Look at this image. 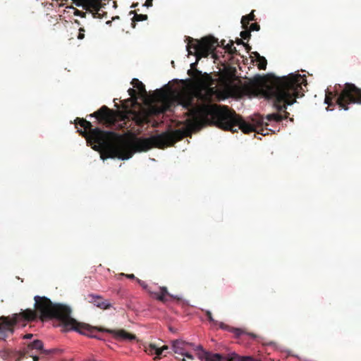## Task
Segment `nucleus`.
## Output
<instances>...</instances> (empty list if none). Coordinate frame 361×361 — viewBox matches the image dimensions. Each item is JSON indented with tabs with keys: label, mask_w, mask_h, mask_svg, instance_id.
Listing matches in <instances>:
<instances>
[{
	"label": "nucleus",
	"mask_w": 361,
	"mask_h": 361,
	"mask_svg": "<svg viewBox=\"0 0 361 361\" xmlns=\"http://www.w3.org/2000/svg\"><path fill=\"white\" fill-rule=\"evenodd\" d=\"M259 30V25L257 23H252L251 25H250V30H255V31H258Z\"/></svg>",
	"instance_id": "a878e982"
},
{
	"label": "nucleus",
	"mask_w": 361,
	"mask_h": 361,
	"mask_svg": "<svg viewBox=\"0 0 361 361\" xmlns=\"http://www.w3.org/2000/svg\"><path fill=\"white\" fill-rule=\"evenodd\" d=\"M37 314L31 310H26L19 314H16L12 319H8L6 317L0 318V340L4 339L13 333V326L20 323L21 320L32 321L35 319Z\"/></svg>",
	"instance_id": "423d86ee"
},
{
	"label": "nucleus",
	"mask_w": 361,
	"mask_h": 361,
	"mask_svg": "<svg viewBox=\"0 0 361 361\" xmlns=\"http://www.w3.org/2000/svg\"><path fill=\"white\" fill-rule=\"evenodd\" d=\"M147 19V15L135 14L134 16V20H135V21H142V20H145Z\"/></svg>",
	"instance_id": "4be33fe9"
},
{
	"label": "nucleus",
	"mask_w": 361,
	"mask_h": 361,
	"mask_svg": "<svg viewBox=\"0 0 361 361\" xmlns=\"http://www.w3.org/2000/svg\"><path fill=\"white\" fill-rule=\"evenodd\" d=\"M252 54L253 55V57H255L256 60H258L259 58L262 57V56H260L259 54L257 51L252 52Z\"/></svg>",
	"instance_id": "7c9ffc66"
},
{
	"label": "nucleus",
	"mask_w": 361,
	"mask_h": 361,
	"mask_svg": "<svg viewBox=\"0 0 361 361\" xmlns=\"http://www.w3.org/2000/svg\"><path fill=\"white\" fill-rule=\"evenodd\" d=\"M164 353V349H161V348L157 347V350H155L156 358L159 357Z\"/></svg>",
	"instance_id": "5701e85b"
},
{
	"label": "nucleus",
	"mask_w": 361,
	"mask_h": 361,
	"mask_svg": "<svg viewBox=\"0 0 361 361\" xmlns=\"http://www.w3.org/2000/svg\"><path fill=\"white\" fill-rule=\"evenodd\" d=\"M32 336H33V335L32 334H25L23 338L25 339H30Z\"/></svg>",
	"instance_id": "f704fd0d"
},
{
	"label": "nucleus",
	"mask_w": 361,
	"mask_h": 361,
	"mask_svg": "<svg viewBox=\"0 0 361 361\" xmlns=\"http://www.w3.org/2000/svg\"><path fill=\"white\" fill-rule=\"evenodd\" d=\"M128 92H129V94L131 96V97H133L134 94H135V90H133V89H129L128 90Z\"/></svg>",
	"instance_id": "473e14b6"
},
{
	"label": "nucleus",
	"mask_w": 361,
	"mask_h": 361,
	"mask_svg": "<svg viewBox=\"0 0 361 361\" xmlns=\"http://www.w3.org/2000/svg\"><path fill=\"white\" fill-rule=\"evenodd\" d=\"M199 359L201 361H221L223 356L219 353H211L208 351H203L202 353H198Z\"/></svg>",
	"instance_id": "9d476101"
},
{
	"label": "nucleus",
	"mask_w": 361,
	"mask_h": 361,
	"mask_svg": "<svg viewBox=\"0 0 361 361\" xmlns=\"http://www.w3.org/2000/svg\"><path fill=\"white\" fill-rule=\"evenodd\" d=\"M35 306L41 314V319L54 318L61 323L63 331H74L89 337L99 338L94 333L96 329L88 324L80 323L71 317L69 306L53 303L46 297L35 296Z\"/></svg>",
	"instance_id": "7ed1b4c3"
},
{
	"label": "nucleus",
	"mask_w": 361,
	"mask_h": 361,
	"mask_svg": "<svg viewBox=\"0 0 361 361\" xmlns=\"http://www.w3.org/2000/svg\"><path fill=\"white\" fill-rule=\"evenodd\" d=\"M194 350H200V352L199 353H202L203 351H205L202 346L201 345H195V348H194Z\"/></svg>",
	"instance_id": "c85d7f7f"
},
{
	"label": "nucleus",
	"mask_w": 361,
	"mask_h": 361,
	"mask_svg": "<svg viewBox=\"0 0 361 361\" xmlns=\"http://www.w3.org/2000/svg\"><path fill=\"white\" fill-rule=\"evenodd\" d=\"M183 356H184L185 357H187L188 359H190V360H194V356L189 353L188 351H185V353L182 355Z\"/></svg>",
	"instance_id": "bb28decb"
},
{
	"label": "nucleus",
	"mask_w": 361,
	"mask_h": 361,
	"mask_svg": "<svg viewBox=\"0 0 361 361\" xmlns=\"http://www.w3.org/2000/svg\"><path fill=\"white\" fill-rule=\"evenodd\" d=\"M306 86L305 75L290 73L288 75L279 78L270 85L258 81L255 86V92L262 93L267 99H271L274 107L281 111L286 109L287 105L296 102V97L304 95V87Z\"/></svg>",
	"instance_id": "f03ea898"
},
{
	"label": "nucleus",
	"mask_w": 361,
	"mask_h": 361,
	"mask_svg": "<svg viewBox=\"0 0 361 361\" xmlns=\"http://www.w3.org/2000/svg\"><path fill=\"white\" fill-rule=\"evenodd\" d=\"M152 6V1H146L145 4H144V6H146V7H151Z\"/></svg>",
	"instance_id": "72a5a7b5"
},
{
	"label": "nucleus",
	"mask_w": 361,
	"mask_h": 361,
	"mask_svg": "<svg viewBox=\"0 0 361 361\" xmlns=\"http://www.w3.org/2000/svg\"><path fill=\"white\" fill-rule=\"evenodd\" d=\"M74 15L77 16L84 17L85 14V13H82L78 10H74Z\"/></svg>",
	"instance_id": "c756f323"
},
{
	"label": "nucleus",
	"mask_w": 361,
	"mask_h": 361,
	"mask_svg": "<svg viewBox=\"0 0 361 361\" xmlns=\"http://www.w3.org/2000/svg\"><path fill=\"white\" fill-rule=\"evenodd\" d=\"M122 276H125L126 277H127L128 279H135V276L134 274H121Z\"/></svg>",
	"instance_id": "2f4dec72"
},
{
	"label": "nucleus",
	"mask_w": 361,
	"mask_h": 361,
	"mask_svg": "<svg viewBox=\"0 0 361 361\" xmlns=\"http://www.w3.org/2000/svg\"><path fill=\"white\" fill-rule=\"evenodd\" d=\"M154 296L158 299L159 300H161L162 302H166V296L169 295L171 298H178L176 295H170L168 293L167 288L166 287H161L160 290L158 293H154Z\"/></svg>",
	"instance_id": "ddd939ff"
},
{
	"label": "nucleus",
	"mask_w": 361,
	"mask_h": 361,
	"mask_svg": "<svg viewBox=\"0 0 361 361\" xmlns=\"http://www.w3.org/2000/svg\"><path fill=\"white\" fill-rule=\"evenodd\" d=\"M257 78H258L257 80L252 82L250 84V85L247 87V92L250 94H252L254 96L262 95L264 97L267 98L262 93H260V92L255 93V86L258 81H261L263 84L268 85V83H267L266 82H264L262 80L260 79V78H262L261 77H258ZM271 84L272 83H271ZM269 85H270V84H269Z\"/></svg>",
	"instance_id": "4468645a"
},
{
	"label": "nucleus",
	"mask_w": 361,
	"mask_h": 361,
	"mask_svg": "<svg viewBox=\"0 0 361 361\" xmlns=\"http://www.w3.org/2000/svg\"><path fill=\"white\" fill-rule=\"evenodd\" d=\"M147 1H152L153 0H147Z\"/></svg>",
	"instance_id": "79ce46f5"
},
{
	"label": "nucleus",
	"mask_w": 361,
	"mask_h": 361,
	"mask_svg": "<svg viewBox=\"0 0 361 361\" xmlns=\"http://www.w3.org/2000/svg\"><path fill=\"white\" fill-rule=\"evenodd\" d=\"M219 327L222 329L227 330V331L234 333L236 336H240L243 333V331L242 329H238V328L230 327V326L224 324V323H220Z\"/></svg>",
	"instance_id": "2eb2a0df"
},
{
	"label": "nucleus",
	"mask_w": 361,
	"mask_h": 361,
	"mask_svg": "<svg viewBox=\"0 0 361 361\" xmlns=\"http://www.w3.org/2000/svg\"><path fill=\"white\" fill-rule=\"evenodd\" d=\"M207 316L209 322H211L214 325H219L221 322H219L218 321L214 319L212 317V312L209 310H207L206 312Z\"/></svg>",
	"instance_id": "412c9836"
},
{
	"label": "nucleus",
	"mask_w": 361,
	"mask_h": 361,
	"mask_svg": "<svg viewBox=\"0 0 361 361\" xmlns=\"http://www.w3.org/2000/svg\"><path fill=\"white\" fill-rule=\"evenodd\" d=\"M136 280H137V283H139V284H140V286H141L144 289H147V283H146L145 281H141L140 279H137Z\"/></svg>",
	"instance_id": "cd10ccee"
},
{
	"label": "nucleus",
	"mask_w": 361,
	"mask_h": 361,
	"mask_svg": "<svg viewBox=\"0 0 361 361\" xmlns=\"http://www.w3.org/2000/svg\"><path fill=\"white\" fill-rule=\"evenodd\" d=\"M326 109V111H332V109H329V106Z\"/></svg>",
	"instance_id": "ea45409f"
},
{
	"label": "nucleus",
	"mask_w": 361,
	"mask_h": 361,
	"mask_svg": "<svg viewBox=\"0 0 361 361\" xmlns=\"http://www.w3.org/2000/svg\"><path fill=\"white\" fill-rule=\"evenodd\" d=\"M75 4L85 10L92 8L98 11L101 8V0H75Z\"/></svg>",
	"instance_id": "6e6552de"
},
{
	"label": "nucleus",
	"mask_w": 361,
	"mask_h": 361,
	"mask_svg": "<svg viewBox=\"0 0 361 361\" xmlns=\"http://www.w3.org/2000/svg\"><path fill=\"white\" fill-rule=\"evenodd\" d=\"M88 117H94L98 120L109 122L113 118V112L107 106H103L98 111L90 114Z\"/></svg>",
	"instance_id": "0eeeda50"
},
{
	"label": "nucleus",
	"mask_w": 361,
	"mask_h": 361,
	"mask_svg": "<svg viewBox=\"0 0 361 361\" xmlns=\"http://www.w3.org/2000/svg\"><path fill=\"white\" fill-rule=\"evenodd\" d=\"M157 346L155 344H149L145 351L148 354L154 355L155 354V350H157Z\"/></svg>",
	"instance_id": "aec40b11"
},
{
	"label": "nucleus",
	"mask_w": 361,
	"mask_h": 361,
	"mask_svg": "<svg viewBox=\"0 0 361 361\" xmlns=\"http://www.w3.org/2000/svg\"><path fill=\"white\" fill-rule=\"evenodd\" d=\"M84 32H85V30L83 28H80L78 38L80 39H82L85 37Z\"/></svg>",
	"instance_id": "393cba45"
},
{
	"label": "nucleus",
	"mask_w": 361,
	"mask_h": 361,
	"mask_svg": "<svg viewBox=\"0 0 361 361\" xmlns=\"http://www.w3.org/2000/svg\"><path fill=\"white\" fill-rule=\"evenodd\" d=\"M192 72L189 70L188 74L194 78L195 87L191 92H176L167 87V90L158 89L148 95L142 82L135 78L132 81V85L137 89L145 103L137 111H130L132 118L136 123L141 124L149 122L151 116L181 111L183 116L178 121L181 126L173 133H162L147 138L126 137L112 131L92 128V123L83 118L75 120V126L79 123L83 128L78 129V132L86 138L88 145L100 152V158L103 161L115 157L128 160L135 152L147 151L152 147L170 145L176 140L199 130L210 118L215 119L216 126L226 130L235 132L240 129L245 133L255 131L264 135L267 134L263 126H268L269 114L265 118L255 114L245 121L226 108L219 109L216 105L211 104L223 97L216 81L208 74L202 75L197 70L194 75Z\"/></svg>",
	"instance_id": "f257e3e1"
},
{
	"label": "nucleus",
	"mask_w": 361,
	"mask_h": 361,
	"mask_svg": "<svg viewBox=\"0 0 361 361\" xmlns=\"http://www.w3.org/2000/svg\"><path fill=\"white\" fill-rule=\"evenodd\" d=\"M188 346H191V347H192L193 348H195V346L192 343H190V342H188V343H187V346H188Z\"/></svg>",
	"instance_id": "e433bc0d"
},
{
	"label": "nucleus",
	"mask_w": 361,
	"mask_h": 361,
	"mask_svg": "<svg viewBox=\"0 0 361 361\" xmlns=\"http://www.w3.org/2000/svg\"><path fill=\"white\" fill-rule=\"evenodd\" d=\"M161 349H164V353L169 349L167 345H164L161 348Z\"/></svg>",
	"instance_id": "c9c22d12"
},
{
	"label": "nucleus",
	"mask_w": 361,
	"mask_h": 361,
	"mask_svg": "<svg viewBox=\"0 0 361 361\" xmlns=\"http://www.w3.org/2000/svg\"><path fill=\"white\" fill-rule=\"evenodd\" d=\"M188 342L177 339L172 341V349L173 352L176 354L183 355L185 353V351H187L186 346Z\"/></svg>",
	"instance_id": "9b49d317"
},
{
	"label": "nucleus",
	"mask_w": 361,
	"mask_h": 361,
	"mask_svg": "<svg viewBox=\"0 0 361 361\" xmlns=\"http://www.w3.org/2000/svg\"><path fill=\"white\" fill-rule=\"evenodd\" d=\"M254 17L255 16L253 14V11L247 16H243L241 18V23L243 25V27L247 28L249 22L251 20H254Z\"/></svg>",
	"instance_id": "dca6fc26"
},
{
	"label": "nucleus",
	"mask_w": 361,
	"mask_h": 361,
	"mask_svg": "<svg viewBox=\"0 0 361 361\" xmlns=\"http://www.w3.org/2000/svg\"><path fill=\"white\" fill-rule=\"evenodd\" d=\"M341 85H336L334 92L331 91L326 92L324 104L329 106L333 105L331 102L332 97L335 98L336 104L345 111L348 109L347 104H361V90L357 87L354 84L345 83L343 89Z\"/></svg>",
	"instance_id": "20e7f679"
},
{
	"label": "nucleus",
	"mask_w": 361,
	"mask_h": 361,
	"mask_svg": "<svg viewBox=\"0 0 361 361\" xmlns=\"http://www.w3.org/2000/svg\"><path fill=\"white\" fill-rule=\"evenodd\" d=\"M188 42L186 49L188 55L194 54L196 56V61L191 63V68H195L197 61L202 57H207L212 54L218 46L217 39L213 37H204L201 40L193 39L188 37Z\"/></svg>",
	"instance_id": "39448f33"
},
{
	"label": "nucleus",
	"mask_w": 361,
	"mask_h": 361,
	"mask_svg": "<svg viewBox=\"0 0 361 361\" xmlns=\"http://www.w3.org/2000/svg\"><path fill=\"white\" fill-rule=\"evenodd\" d=\"M32 357H33V360H34V361H38V359H39V358H38V357H37V356H32Z\"/></svg>",
	"instance_id": "4c0bfd02"
},
{
	"label": "nucleus",
	"mask_w": 361,
	"mask_h": 361,
	"mask_svg": "<svg viewBox=\"0 0 361 361\" xmlns=\"http://www.w3.org/2000/svg\"><path fill=\"white\" fill-rule=\"evenodd\" d=\"M231 361H261V360L255 359L250 356H238V355H235L234 359H233Z\"/></svg>",
	"instance_id": "f3484780"
},
{
	"label": "nucleus",
	"mask_w": 361,
	"mask_h": 361,
	"mask_svg": "<svg viewBox=\"0 0 361 361\" xmlns=\"http://www.w3.org/2000/svg\"><path fill=\"white\" fill-rule=\"evenodd\" d=\"M258 62V67L259 69L264 70L267 66V60L264 56H262L258 60H257Z\"/></svg>",
	"instance_id": "6ab92c4d"
},
{
	"label": "nucleus",
	"mask_w": 361,
	"mask_h": 361,
	"mask_svg": "<svg viewBox=\"0 0 361 361\" xmlns=\"http://www.w3.org/2000/svg\"><path fill=\"white\" fill-rule=\"evenodd\" d=\"M226 88H227V89H229V88H230V85H228V84H226Z\"/></svg>",
	"instance_id": "58836bf2"
},
{
	"label": "nucleus",
	"mask_w": 361,
	"mask_h": 361,
	"mask_svg": "<svg viewBox=\"0 0 361 361\" xmlns=\"http://www.w3.org/2000/svg\"><path fill=\"white\" fill-rule=\"evenodd\" d=\"M180 361H187L185 358H182L180 360Z\"/></svg>",
	"instance_id": "a19ab883"
},
{
	"label": "nucleus",
	"mask_w": 361,
	"mask_h": 361,
	"mask_svg": "<svg viewBox=\"0 0 361 361\" xmlns=\"http://www.w3.org/2000/svg\"><path fill=\"white\" fill-rule=\"evenodd\" d=\"M97 307L104 310L109 309L111 307V304L107 300H100L95 302L94 304Z\"/></svg>",
	"instance_id": "a211bd4d"
},
{
	"label": "nucleus",
	"mask_w": 361,
	"mask_h": 361,
	"mask_svg": "<svg viewBox=\"0 0 361 361\" xmlns=\"http://www.w3.org/2000/svg\"><path fill=\"white\" fill-rule=\"evenodd\" d=\"M240 36H241L243 39H246L249 38V37H250V32H247V31H245H245H242V32H240Z\"/></svg>",
	"instance_id": "b1692460"
},
{
	"label": "nucleus",
	"mask_w": 361,
	"mask_h": 361,
	"mask_svg": "<svg viewBox=\"0 0 361 361\" xmlns=\"http://www.w3.org/2000/svg\"><path fill=\"white\" fill-rule=\"evenodd\" d=\"M27 348L29 349H35L37 350H41L42 352H44L45 353H49L54 350V349L49 350H43V343L40 340H34L27 345Z\"/></svg>",
	"instance_id": "f8f14e48"
},
{
	"label": "nucleus",
	"mask_w": 361,
	"mask_h": 361,
	"mask_svg": "<svg viewBox=\"0 0 361 361\" xmlns=\"http://www.w3.org/2000/svg\"><path fill=\"white\" fill-rule=\"evenodd\" d=\"M109 332L118 340L120 341H133L136 337L135 335L129 334L123 329L111 330Z\"/></svg>",
	"instance_id": "1a4fd4ad"
}]
</instances>
